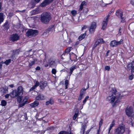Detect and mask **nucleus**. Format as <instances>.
Masks as SVG:
<instances>
[{
	"mask_svg": "<svg viewBox=\"0 0 134 134\" xmlns=\"http://www.w3.org/2000/svg\"><path fill=\"white\" fill-rule=\"evenodd\" d=\"M100 130V129L99 128V130L98 131L97 134H100V133H99Z\"/></svg>",
	"mask_w": 134,
	"mask_h": 134,
	"instance_id": "nucleus-64",
	"label": "nucleus"
},
{
	"mask_svg": "<svg viewBox=\"0 0 134 134\" xmlns=\"http://www.w3.org/2000/svg\"><path fill=\"white\" fill-rule=\"evenodd\" d=\"M115 14L119 18H121L123 15V13L120 10L118 9L116 11Z\"/></svg>",
	"mask_w": 134,
	"mask_h": 134,
	"instance_id": "nucleus-14",
	"label": "nucleus"
},
{
	"mask_svg": "<svg viewBox=\"0 0 134 134\" xmlns=\"http://www.w3.org/2000/svg\"><path fill=\"white\" fill-rule=\"evenodd\" d=\"M23 92L22 87L19 86L18 88V91L13 90L10 93V96L11 98H14L22 94Z\"/></svg>",
	"mask_w": 134,
	"mask_h": 134,
	"instance_id": "nucleus-3",
	"label": "nucleus"
},
{
	"mask_svg": "<svg viewBox=\"0 0 134 134\" xmlns=\"http://www.w3.org/2000/svg\"><path fill=\"white\" fill-rule=\"evenodd\" d=\"M29 98V97L27 96H26L25 97H24V99H23V102H26L27 100Z\"/></svg>",
	"mask_w": 134,
	"mask_h": 134,
	"instance_id": "nucleus-42",
	"label": "nucleus"
},
{
	"mask_svg": "<svg viewBox=\"0 0 134 134\" xmlns=\"http://www.w3.org/2000/svg\"><path fill=\"white\" fill-rule=\"evenodd\" d=\"M91 26L94 27L95 28H96V23L95 22H92Z\"/></svg>",
	"mask_w": 134,
	"mask_h": 134,
	"instance_id": "nucleus-32",
	"label": "nucleus"
},
{
	"mask_svg": "<svg viewBox=\"0 0 134 134\" xmlns=\"http://www.w3.org/2000/svg\"><path fill=\"white\" fill-rule=\"evenodd\" d=\"M71 47H69L67 48H66V49L65 50V52L66 53H67L65 54H66L67 55H70V54H68V53L71 51Z\"/></svg>",
	"mask_w": 134,
	"mask_h": 134,
	"instance_id": "nucleus-26",
	"label": "nucleus"
},
{
	"mask_svg": "<svg viewBox=\"0 0 134 134\" xmlns=\"http://www.w3.org/2000/svg\"><path fill=\"white\" fill-rule=\"evenodd\" d=\"M9 86L11 88H13V84H11L9 85Z\"/></svg>",
	"mask_w": 134,
	"mask_h": 134,
	"instance_id": "nucleus-63",
	"label": "nucleus"
},
{
	"mask_svg": "<svg viewBox=\"0 0 134 134\" xmlns=\"http://www.w3.org/2000/svg\"><path fill=\"white\" fill-rule=\"evenodd\" d=\"M19 51L18 50H16L15 51V53L19 54Z\"/></svg>",
	"mask_w": 134,
	"mask_h": 134,
	"instance_id": "nucleus-58",
	"label": "nucleus"
},
{
	"mask_svg": "<svg viewBox=\"0 0 134 134\" xmlns=\"http://www.w3.org/2000/svg\"><path fill=\"white\" fill-rule=\"evenodd\" d=\"M131 3L132 5H133L134 4V1L133 0H131Z\"/></svg>",
	"mask_w": 134,
	"mask_h": 134,
	"instance_id": "nucleus-60",
	"label": "nucleus"
},
{
	"mask_svg": "<svg viewBox=\"0 0 134 134\" xmlns=\"http://www.w3.org/2000/svg\"><path fill=\"white\" fill-rule=\"evenodd\" d=\"M96 28L92 26H90L89 28V31L90 33H92L94 31Z\"/></svg>",
	"mask_w": 134,
	"mask_h": 134,
	"instance_id": "nucleus-25",
	"label": "nucleus"
},
{
	"mask_svg": "<svg viewBox=\"0 0 134 134\" xmlns=\"http://www.w3.org/2000/svg\"><path fill=\"white\" fill-rule=\"evenodd\" d=\"M55 60L54 59L51 58L49 60L48 62L50 66L56 65Z\"/></svg>",
	"mask_w": 134,
	"mask_h": 134,
	"instance_id": "nucleus-11",
	"label": "nucleus"
},
{
	"mask_svg": "<svg viewBox=\"0 0 134 134\" xmlns=\"http://www.w3.org/2000/svg\"><path fill=\"white\" fill-rule=\"evenodd\" d=\"M17 101L20 103L21 101H23V97L19 96L18 97L17 99Z\"/></svg>",
	"mask_w": 134,
	"mask_h": 134,
	"instance_id": "nucleus-23",
	"label": "nucleus"
},
{
	"mask_svg": "<svg viewBox=\"0 0 134 134\" xmlns=\"http://www.w3.org/2000/svg\"><path fill=\"white\" fill-rule=\"evenodd\" d=\"M83 98V96L81 95L80 94L79 97L78 98V99L79 100H80L82 99Z\"/></svg>",
	"mask_w": 134,
	"mask_h": 134,
	"instance_id": "nucleus-43",
	"label": "nucleus"
},
{
	"mask_svg": "<svg viewBox=\"0 0 134 134\" xmlns=\"http://www.w3.org/2000/svg\"><path fill=\"white\" fill-rule=\"evenodd\" d=\"M25 103H20L19 104V107H21L23 106L25 104Z\"/></svg>",
	"mask_w": 134,
	"mask_h": 134,
	"instance_id": "nucleus-47",
	"label": "nucleus"
},
{
	"mask_svg": "<svg viewBox=\"0 0 134 134\" xmlns=\"http://www.w3.org/2000/svg\"><path fill=\"white\" fill-rule=\"evenodd\" d=\"M2 4L1 3H0V12L2 10Z\"/></svg>",
	"mask_w": 134,
	"mask_h": 134,
	"instance_id": "nucleus-62",
	"label": "nucleus"
},
{
	"mask_svg": "<svg viewBox=\"0 0 134 134\" xmlns=\"http://www.w3.org/2000/svg\"><path fill=\"white\" fill-rule=\"evenodd\" d=\"M36 87L34 85L33 87H32L30 89V91H32L34 90L36 88Z\"/></svg>",
	"mask_w": 134,
	"mask_h": 134,
	"instance_id": "nucleus-45",
	"label": "nucleus"
},
{
	"mask_svg": "<svg viewBox=\"0 0 134 134\" xmlns=\"http://www.w3.org/2000/svg\"><path fill=\"white\" fill-rule=\"evenodd\" d=\"M87 28V26H84L82 28V30H83L84 29H85Z\"/></svg>",
	"mask_w": 134,
	"mask_h": 134,
	"instance_id": "nucleus-59",
	"label": "nucleus"
},
{
	"mask_svg": "<svg viewBox=\"0 0 134 134\" xmlns=\"http://www.w3.org/2000/svg\"><path fill=\"white\" fill-rule=\"evenodd\" d=\"M68 84H69L68 81V80H66L65 81V89H66L67 88V86Z\"/></svg>",
	"mask_w": 134,
	"mask_h": 134,
	"instance_id": "nucleus-33",
	"label": "nucleus"
},
{
	"mask_svg": "<svg viewBox=\"0 0 134 134\" xmlns=\"http://www.w3.org/2000/svg\"><path fill=\"white\" fill-rule=\"evenodd\" d=\"M99 44V43L96 41L93 46V48L94 49Z\"/></svg>",
	"mask_w": 134,
	"mask_h": 134,
	"instance_id": "nucleus-36",
	"label": "nucleus"
},
{
	"mask_svg": "<svg viewBox=\"0 0 134 134\" xmlns=\"http://www.w3.org/2000/svg\"><path fill=\"white\" fill-rule=\"evenodd\" d=\"M51 19V15L49 13L44 12L41 15V20L44 24H47Z\"/></svg>",
	"mask_w": 134,
	"mask_h": 134,
	"instance_id": "nucleus-2",
	"label": "nucleus"
},
{
	"mask_svg": "<svg viewBox=\"0 0 134 134\" xmlns=\"http://www.w3.org/2000/svg\"><path fill=\"white\" fill-rule=\"evenodd\" d=\"M86 124L83 125L82 127V132L83 133V134L84 131L85 130V129L86 127Z\"/></svg>",
	"mask_w": 134,
	"mask_h": 134,
	"instance_id": "nucleus-29",
	"label": "nucleus"
},
{
	"mask_svg": "<svg viewBox=\"0 0 134 134\" xmlns=\"http://www.w3.org/2000/svg\"><path fill=\"white\" fill-rule=\"evenodd\" d=\"M71 13L73 16H75L77 14V11L75 10L72 11Z\"/></svg>",
	"mask_w": 134,
	"mask_h": 134,
	"instance_id": "nucleus-35",
	"label": "nucleus"
},
{
	"mask_svg": "<svg viewBox=\"0 0 134 134\" xmlns=\"http://www.w3.org/2000/svg\"><path fill=\"white\" fill-rule=\"evenodd\" d=\"M19 38V37L18 34H14L10 36V39L12 41L14 42L18 40Z\"/></svg>",
	"mask_w": 134,
	"mask_h": 134,
	"instance_id": "nucleus-9",
	"label": "nucleus"
},
{
	"mask_svg": "<svg viewBox=\"0 0 134 134\" xmlns=\"http://www.w3.org/2000/svg\"><path fill=\"white\" fill-rule=\"evenodd\" d=\"M127 68L129 69H131L132 72H134V62H132L131 63L128 64Z\"/></svg>",
	"mask_w": 134,
	"mask_h": 134,
	"instance_id": "nucleus-12",
	"label": "nucleus"
},
{
	"mask_svg": "<svg viewBox=\"0 0 134 134\" xmlns=\"http://www.w3.org/2000/svg\"><path fill=\"white\" fill-rule=\"evenodd\" d=\"M89 98V97L88 96H87L85 98V99L84 100H83V102L84 103H86V99H88Z\"/></svg>",
	"mask_w": 134,
	"mask_h": 134,
	"instance_id": "nucleus-46",
	"label": "nucleus"
},
{
	"mask_svg": "<svg viewBox=\"0 0 134 134\" xmlns=\"http://www.w3.org/2000/svg\"><path fill=\"white\" fill-rule=\"evenodd\" d=\"M129 29L130 28L132 29L134 28V23L130 24L129 25Z\"/></svg>",
	"mask_w": 134,
	"mask_h": 134,
	"instance_id": "nucleus-34",
	"label": "nucleus"
},
{
	"mask_svg": "<svg viewBox=\"0 0 134 134\" xmlns=\"http://www.w3.org/2000/svg\"><path fill=\"white\" fill-rule=\"evenodd\" d=\"M63 131H60L58 134H63Z\"/></svg>",
	"mask_w": 134,
	"mask_h": 134,
	"instance_id": "nucleus-61",
	"label": "nucleus"
},
{
	"mask_svg": "<svg viewBox=\"0 0 134 134\" xmlns=\"http://www.w3.org/2000/svg\"><path fill=\"white\" fill-rule=\"evenodd\" d=\"M9 96H10V93L9 94H7L5 95V97L6 98H8Z\"/></svg>",
	"mask_w": 134,
	"mask_h": 134,
	"instance_id": "nucleus-50",
	"label": "nucleus"
},
{
	"mask_svg": "<svg viewBox=\"0 0 134 134\" xmlns=\"http://www.w3.org/2000/svg\"><path fill=\"white\" fill-rule=\"evenodd\" d=\"M6 101L4 100H2L1 101V105L3 106H5L7 104Z\"/></svg>",
	"mask_w": 134,
	"mask_h": 134,
	"instance_id": "nucleus-27",
	"label": "nucleus"
},
{
	"mask_svg": "<svg viewBox=\"0 0 134 134\" xmlns=\"http://www.w3.org/2000/svg\"><path fill=\"white\" fill-rule=\"evenodd\" d=\"M53 0H44L43 2L41 4L40 6L42 7H44L51 3Z\"/></svg>",
	"mask_w": 134,
	"mask_h": 134,
	"instance_id": "nucleus-10",
	"label": "nucleus"
},
{
	"mask_svg": "<svg viewBox=\"0 0 134 134\" xmlns=\"http://www.w3.org/2000/svg\"><path fill=\"white\" fill-rule=\"evenodd\" d=\"M133 75H130L129 77V79L130 80H132L133 78Z\"/></svg>",
	"mask_w": 134,
	"mask_h": 134,
	"instance_id": "nucleus-49",
	"label": "nucleus"
},
{
	"mask_svg": "<svg viewBox=\"0 0 134 134\" xmlns=\"http://www.w3.org/2000/svg\"><path fill=\"white\" fill-rule=\"evenodd\" d=\"M57 72V71L55 69H53L52 70V74L55 75Z\"/></svg>",
	"mask_w": 134,
	"mask_h": 134,
	"instance_id": "nucleus-38",
	"label": "nucleus"
},
{
	"mask_svg": "<svg viewBox=\"0 0 134 134\" xmlns=\"http://www.w3.org/2000/svg\"><path fill=\"white\" fill-rule=\"evenodd\" d=\"M76 68V67L75 66H72L70 69V71L69 74L71 75L72 73L74 70Z\"/></svg>",
	"mask_w": 134,
	"mask_h": 134,
	"instance_id": "nucleus-22",
	"label": "nucleus"
},
{
	"mask_svg": "<svg viewBox=\"0 0 134 134\" xmlns=\"http://www.w3.org/2000/svg\"><path fill=\"white\" fill-rule=\"evenodd\" d=\"M121 19V22H124L125 21V19L122 17L121 18H120Z\"/></svg>",
	"mask_w": 134,
	"mask_h": 134,
	"instance_id": "nucleus-56",
	"label": "nucleus"
},
{
	"mask_svg": "<svg viewBox=\"0 0 134 134\" xmlns=\"http://www.w3.org/2000/svg\"><path fill=\"white\" fill-rule=\"evenodd\" d=\"M110 68V66H106L105 67V70H106L109 71V70Z\"/></svg>",
	"mask_w": 134,
	"mask_h": 134,
	"instance_id": "nucleus-41",
	"label": "nucleus"
},
{
	"mask_svg": "<svg viewBox=\"0 0 134 134\" xmlns=\"http://www.w3.org/2000/svg\"><path fill=\"white\" fill-rule=\"evenodd\" d=\"M79 112V110L76 109L75 112V114L73 117V119L75 120L77 117Z\"/></svg>",
	"mask_w": 134,
	"mask_h": 134,
	"instance_id": "nucleus-19",
	"label": "nucleus"
},
{
	"mask_svg": "<svg viewBox=\"0 0 134 134\" xmlns=\"http://www.w3.org/2000/svg\"><path fill=\"white\" fill-rule=\"evenodd\" d=\"M39 104L38 102L36 100L33 103H32L30 104V105L31 107H34L37 106Z\"/></svg>",
	"mask_w": 134,
	"mask_h": 134,
	"instance_id": "nucleus-17",
	"label": "nucleus"
},
{
	"mask_svg": "<svg viewBox=\"0 0 134 134\" xmlns=\"http://www.w3.org/2000/svg\"><path fill=\"white\" fill-rule=\"evenodd\" d=\"M123 41V40L122 39H121L119 41H117L115 40L111 42L110 45L112 47L117 46L118 45H119L121 44L122 43Z\"/></svg>",
	"mask_w": 134,
	"mask_h": 134,
	"instance_id": "nucleus-7",
	"label": "nucleus"
},
{
	"mask_svg": "<svg viewBox=\"0 0 134 134\" xmlns=\"http://www.w3.org/2000/svg\"><path fill=\"white\" fill-rule=\"evenodd\" d=\"M54 103V102L53 100L51 98L49 100L47 101L46 102V105H49V104H53Z\"/></svg>",
	"mask_w": 134,
	"mask_h": 134,
	"instance_id": "nucleus-20",
	"label": "nucleus"
},
{
	"mask_svg": "<svg viewBox=\"0 0 134 134\" xmlns=\"http://www.w3.org/2000/svg\"><path fill=\"white\" fill-rule=\"evenodd\" d=\"M40 68L39 66H37V68H36V70H40Z\"/></svg>",
	"mask_w": 134,
	"mask_h": 134,
	"instance_id": "nucleus-57",
	"label": "nucleus"
},
{
	"mask_svg": "<svg viewBox=\"0 0 134 134\" xmlns=\"http://www.w3.org/2000/svg\"><path fill=\"white\" fill-rule=\"evenodd\" d=\"M100 3L102 7H104L106 6V5H105V4H104L103 2L102 1L100 2Z\"/></svg>",
	"mask_w": 134,
	"mask_h": 134,
	"instance_id": "nucleus-44",
	"label": "nucleus"
},
{
	"mask_svg": "<svg viewBox=\"0 0 134 134\" xmlns=\"http://www.w3.org/2000/svg\"><path fill=\"white\" fill-rule=\"evenodd\" d=\"M85 3H86V2H85V1H83L81 3V4L80 5H81V6H83L85 4Z\"/></svg>",
	"mask_w": 134,
	"mask_h": 134,
	"instance_id": "nucleus-53",
	"label": "nucleus"
},
{
	"mask_svg": "<svg viewBox=\"0 0 134 134\" xmlns=\"http://www.w3.org/2000/svg\"><path fill=\"white\" fill-rule=\"evenodd\" d=\"M49 33V31L48 30H46V32H44V33L43 34H48V35Z\"/></svg>",
	"mask_w": 134,
	"mask_h": 134,
	"instance_id": "nucleus-54",
	"label": "nucleus"
},
{
	"mask_svg": "<svg viewBox=\"0 0 134 134\" xmlns=\"http://www.w3.org/2000/svg\"><path fill=\"white\" fill-rule=\"evenodd\" d=\"M39 85V82L38 81H36V82L35 84L34 85L36 87L38 86Z\"/></svg>",
	"mask_w": 134,
	"mask_h": 134,
	"instance_id": "nucleus-48",
	"label": "nucleus"
},
{
	"mask_svg": "<svg viewBox=\"0 0 134 134\" xmlns=\"http://www.w3.org/2000/svg\"><path fill=\"white\" fill-rule=\"evenodd\" d=\"M109 96L106 98V100L110 103H113L115 101V103L119 102V99L121 98L120 95L117 93L115 90L111 91L109 93Z\"/></svg>",
	"mask_w": 134,
	"mask_h": 134,
	"instance_id": "nucleus-1",
	"label": "nucleus"
},
{
	"mask_svg": "<svg viewBox=\"0 0 134 134\" xmlns=\"http://www.w3.org/2000/svg\"><path fill=\"white\" fill-rule=\"evenodd\" d=\"M47 86V83L46 81H41L40 82V86L41 89H44Z\"/></svg>",
	"mask_w": 134,
	"mask_h": 134,
	"instance_id": "nucleus-13",
	"label": "nucleus"
},
{
	"mask_svg": "<svg viewBox=\"0 0 134 134\" xmlns=\"http://www.w3.org/2000/svg\"><path fill=\"white\" fill-rule=\"evenodd\" d=\"M109 17L110 15L109 14L105 18L103 23V25L102 28V30H104L106 27Z\"/></svg>",
	"mask_w": 134,
	"mask_h": 134,
	"instance_id": "nucleus-8",
	"label": "nucleus"
},
{
	"mask_svg": "<svg viewBox=\"0 0 134 134\" xmlns=\"http://www.w3.org/2000/svg\"><path fill=\"white\" fill-rule=\"evenodd\" d=\"M11 60L10 59H9L8 60H7L3 63L5 64L6 65H8L10 63Z\"/></svg>",
	"mask_w": 134,
	"mask_h": 134,
	"instance_id": "nucleus-31",
	"label": "nucleus"
},
{
	"mask_svg": "<svg viewBox=\"0 0 134 134\" xmlns=\"http://www.w3.org/2000/svg\"><path fill=\"white\" fill-rule=\"evenodd\" d=\"M114 125H115V122H114V121H113L112 122V123L110 125V126H111L112 127H113L114 126Z\"/></svg>",
	"mask_w": 134,
	"mask_h": 134,
	"instance_id": "nucleus-51",
	"label": "nucleus"
},
{
	"mask_svg": "<svg viewBox=\"0 0 134 134\" xmlns=\"http://www.w3.org/2000/svg\"><path fill=\"white\" fill-rule=\"evenodd\" d=\"M126 113L129 117H132L134 115V112L133 108L131 106L128 107L125 110Z\"/></svg>",
	"mask_w": 134,
	"mask_h": 134,
	"instance_id": "nucleus-5",
	"label": "nucleus"
},
{
	"mask_svg": "<svg viewBox=\"0 0 134 134\" xmlns=\"http://www.w3.org/2000/svg\"><path fill=\"white\" fill-rule=\"evenodd\" d=\"M86 35V32L80 35L78 38V39L79 41H81L83 39H84Z\"/></svg>",
	"mask_w": 134,
	"mask_h": 134,
	"instance_id": "nucleus-21",
	"label": "nucleus"
},
{
	"mask_svg": "<svg viewBox=\"0 0 134 134\" xmlns=\"http://www.w3.org/2000/svg\"><path fill=\"white\" fill-rule=\"evenodd\" d=\"M35 60L29 63V66L30 68H31L32 66L35 64Z\"/></svg>",
	"mask_w": 134,
	"mask_h": 134,
	"instance_id": "nucleus-30",
	"label": "nucleus"
},
{
	"mask_svg": "<svg viewBox=\"0 0 134 134\" xmlns=\"http://www.w3.org/2000/svg\"><path fill=\"white\" fill-rule=\"evenodd\" d=\"M97 41L99 44V43L103 42V40L102 38H100Z\"/></svg>",
	"mask_w": 134,
	"mask_h": 134,
	"instance_id": "nucleus-39",
	"label": "nucleus"
},
{
	"mask_svg": "<svg viewBox=\"0 0 134 134\" xmlns=\"http://www.w3.org/2000/svg\"><path fill=\"white\" fill-rule=\"evenodd\" d=\"M125 131V127L124 125H119L115 129L114 134H123Z\"/></svg>",
	"mask_w": 134,
	"mask_h": 134,
	"instance_id": "nucleus-4",
	"label": "nucleus"
},
{
	"mask_svg": "<svg viewBox=\"0 0 134 134\" xmlns=\"http://www.w3.org/2000/svg\"><path fill=\"white\" fill-rule=\"evenodd\" d=\"M38 31L37 30L32 29H29L26 33V36L30 37H32L37 35Z\"/></svg>",
	"mask_w": 134,
	"mask_h": 134,
	"instance_id": "nucleus-6",
	"label": "nucleus"
},
{
	"mask_svg": "<svg viewBox=\"0 0 134 134\" xmlns=\"http://www.w3.org/2000/svg\"><path fill=\"white\" fill-rule=\"evenodd\" d=\"M3 14V13H0V24L4 20Z\"/></svg>",
	"mask_w": 134,
	"mask_h": 134,
	"instance_id": "nucleus-24",
	"label": "nucleus"
},
{
	"mask_svg": "<svg viewBox=\"0 0 134 134\" xmlns=\"http://www.w3.org/2000/svg\"><path fill=\"white\" fill-rule=\"evenodd\" d=\"M28 6L30 8H34L35 6V4L32 2H31L28 4Z\"/></svg>",
	"mask_w": 134,
	"mask_h": 134,
	"instance_id": "nucleus-28",
	"label": "nucleus"
},
{
	"mask_svg": "<svg viewBox=\"0 0 134 134\" xmlns=\"http://www.w3.org/2000/svg\"><path fill=\"white\" fill-rule=\"evenodd\" d=\"M46 97L42 94H39L36 97V100H44L45 99Z\"/></svg>",
	"mask_w": 134,
	"mask_h": 134,
	"instance_id": "nucleus-16",
	"label": "nucleus"
},
{
	"mask_svg": "<svg viewBox=\"0 0 134 134\" xmlns=\"http://www.w3.org/2000/svg\"><path fill=\"white\" fill-rule=\"evenodd\" d=\"M40 13L39 9L37 8L35 10H33L31 12V15H34L39 13Z\"/></svg>",
	"mask_w": 134,
	"mask_h": 134,
	"instance_id": "nucleus-15",
	"label": "nucleus"
},
{
	"mask_svg": "<svg viewBox=\"0 0 134 134\" xmlns=\"http://www.w3.org/2000/svg\"><path fill=\"white\" fill-rule=\"evenodd\" d=\"M83 6L80 5V8L79 9V10L80 11H81L83 9Z\"/></svg>",
	"mask_w": 134,
	"mask_h": 134,
	"instance_id": "nucleus-52",
	"label": "nucleus"
},
{
	"mask_svg": "<svg viewBox=\"0 0 134 134\" xmlns=\"http://www.w3.org/2000/svg\"><path fill=\"white\" fill-rule=\"evenodd\" d=\"M113 127L111 126H110V127L109 128V131H108V133H110V130H111L112 128V127Z\"/></svg>",
	"mask_w": 134,
	"mask_h": 134,
	"instance_id": "nucleus-55",
	"label": "nucleus"
},
{
	"mask_svg": "<svg viewBox=\"0 0 134 134\" xmlns=\"http://www.w3.org/2000/svg\"><path fill=\"white\" fill-rule=\"evenodd\" d=\"M89 87V83H88V87L86 88L85 89V88H83L80 91V94L82 95L83 96L84 94H85V91L86 89L88 88Z\"/></svg>",
	"mask_w": 134,
	"mask_h": 134,
	"instance_id": "nucleus-18",
	"label": "nucleus"
},
{
	"mask_svg": "<svg viewBox=\"0 0 134 134\" xmlns=\"http://www.w3.org/2000/svg\"><path fill=\"white\" fill-rule=\"evenodd\" d=\"M103 123V120L102 119H101L100 121L99 122V128H100V127L102 126Z\"/></svg>",
	"mask_w": 134,
	"mask_h": 134,
	"instance_id": "nucleus-40",
	"label": "nucleus"
},
{
	"mask_svg": "<svg viewBox=\"0 0 134 134\" xmlns=\"http://www.w3.org/2000/svg\"><path fill=\"white\" fill-rule=\"evenodd\" d=\"M4 26L6 27L7 29H8L9 28V26L8 25V22H6L4 25Z\"/></svg>",
	"mask_w": 134,
	"mask_h": 134,
	"instance_id": "nucleus-37",
	"label": "nucleus"
}]
</instances>
